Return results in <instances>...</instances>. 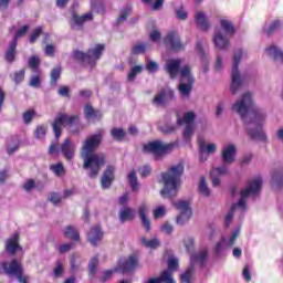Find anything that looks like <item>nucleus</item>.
<instances>
[{
  "label": "nucleus",
  "instance_id": "4468645a",
  "mask_svg": "<svg viewBox=\"0 0 283 283\" xmlns=\"http://www.w3.org/2000/svg\"><path fill=\"white\" fill-rule=\"evenodd\" d=\"M60 153L67 163L74 160V156H76V144L72 139L66 138L60 146Z\"/></svg>",
  "mask_w": 283,
  "mask_h": 283
},
{
  "label": "nucleus",
  "instance_id": "e433bc0d",
  "mask_svg": "<svg viewBox=\"0 0 283 283\" xmlns=\"http://www.w3.org/2000/svg\"><path fill=\"white\" fill-rule=\"evenodd\" d=\"M216 149H218V146L216 144H199V151H205L208 156H211V154H216Z\"/></svg>",
  "mask_w": 283,
  "mask_h": 283
},
{
  "label": "nucleus",
  "instance_id": "20e7f679",
  "mask_svg": "<svg viewBox=\"0 0 283 283\" xmlns=\"http://www.w3.org/2000/svg\"><path fill=\"white\" fill-rule=\"evenodd\" d=\"M185 174V165L182 163L177 164L168 169V171L161 174V180L164 189L160 191L163 198H176L178 196V189H180L181 178Z\"/></svg>",
  "mask_w": 283,
  "mask_h": 283
},
{
  "label": "nucleus",
  "instance_id": "423d86ee",
  "mask_svg": "<svg viewBox=\"0 0 283 283\" xmlns=\"http://www.w3.org/2000/svg\"><path fill=\"white\" fill-rule=\"evenodd\" d=\"M242 56H244V52L242 49H238L234 52L233 55V64H232V74H231V85H230V92L235 96L240 90H242L244 83H247V80L240 75V71L238 70V66L240 65V61H242Z\"/></svg>",
  "mask_w": 283,
  "mask_h": 283
},
{
  "label": "nucleus",
  "instance_id": "49530a36",
  "mask_svg": "<svg viewBox=\"0 0 283 283\" xmlns=\"http://www.w3.org/2000/svg\"><path fill=\"white\" fill-rule=\"evenodd\" d=\"M127 180L133 189V191H136L138 189V177L136 176V171H130L127 176Z\"/></svg>",
  "mask_w": 283,
  "mask_h": 283
},
{
  "label": "nucleus",
  "instance_id": "2eb2a0df",
  "mask_svg": "<svg viewBox=\"0 0 283 283\" xmlns=\"http://www.w3.org/2000/svg\"><path fill=\"white\" fill-rule=\"evenodd\" d=\"M209 258V251L207 249H201L198 252L190 254V264L192 269H196V264L199 266H207V260Z\"/></svg>",
  "mask_w": 283,
  "mask_h": 283
},
{
  "label": "nucleus",
  "instance_id": "6e6552de",
  "mask_svg": "<svg viewBox=\"0 0 283 283\" xmlns=\"http://www.w3.org/2000/svg\"><path fill=\"white\" fill-rule=\"evenodd\" d=\"M176 143L165 144L161 140L150 142L144 146V151H148L149 154H154L156 160L160 158V156H165L167 154H171L176 147Z\"/></svg>",
  "mask_w": 283,
  "mask_h": 283
},
{
  "label": "nucleus",
  "instance_id": "2f4dec72",
  "mask_svg": "<svg viewBox=\"0 0 283 283\" xmlns=\"http://www.w3.org/2000/svg\"><path fill=\"white\" fill-rule=\"evenodd\" d=\"M10 78L15 85H21V82L25 81V69L13 72L12 74H10Z\"/></svg>",
  "mask_w": 283,
  "mask_h": 283
},
{
  "label": "nucleus",
  "instance_id": "13d9d810",
  "mask_svg": "<svg viewBox=\"0 0 283 283\" xmlns=\"http://www.w3.org/2000/svg\"><path fill=\"white\" fill-rule=\"evenodd\" d=\"M49 200L52 202V205H61L63 196H61L59 192H51L49 195Z\"/></svg>",
  "mask_w": 283,
  "mask_h": 283
},
{
  "label": "nucleus",
  "instance_id": "6e6d98bb",
  "mask_svg": "<svg viewBox=\"0 0 283 283\" xmlns=\"http://www.w3.org/2000/svg\"><path fill=\"white\" fill-rule=\"evenodd\" d=\"M63 273H65V268L61 261H57L53 270V275L54 277H62Z\"/></svg>",
  "mask_w": 283,
  "mask_h": 283
},
{
  "label": "nucleus",
  "instance_id": "393cba45",
  "mask_svg": "<svg viewBox=\"0 0 283 283\" xmlns=\"http://www.w3.org/2000/svg\"><path fill=\"white\" fill-rule=\"evenodd\" d=\"M266 52L269 54V56H271L273 59V61H275V63H283V51L282 49L272 45L270 48L266 49Z\"/></svg>",
  "mask_w": 283,
  "mask_h": 283
},
{
  "label": "nucleus",
  "instance_id": "338daca9",
  "mask_svg": "<svg viewBox=\"0 0 283 283\" xmlns=\"http://www.w3.org/2000/svg\"><path fill=\"white\" fill-rule=\"evenodd\" d=\"M176 18L179 19V21H187V11L182 8H178L175 10Z\"/></svg>",
  "mask_w": 283,
  "mask_h": 283
},
{
  "label": "nucleus",
  "instance_id": "5701e85b",
  "mask_svg": "<svg viewBox=\"0 0 283 283\" xmlns=\"http://www.w3.org/2000/svg\"><path fill=\"white\" fill-rule=\"evenodd\" d=\"M119 221L122 224L124 222H132V220H135L136 218V211L129 207H124L119 210Z\"/></svg>",
  "mask_w": 283,
  "mask_h": 283
},
{
  "label": "nucleus",
  "instance_id": "c756f323",
  "mask_svg": "<svg viewBox=\"0 0 283 283\" xmlns=\"http://www.w3.org/2000/svg\"><path fill=\"white\" fill-rule=\"evenodd\" d=\"M198 191L203 198H209L211 196V189L207 186V179L205 177L200 178Z\"/></svg>",
  "mask_w": 283,
  "mask_h": 283
},
{
  "label": "nucleus",
  "instance_id": "0eeeda50",
  "mask_svg": "<svg viewBox=\"0 0 283 283\" xmlns=\"http://www.w3.org/2000/svg\"><path fill=\"white\" fill-rule=\"evenodd\" d=\"M0 273H4L9 277H17L20 283H28V279L23 275V265L15 259L1 263Z\"/></svg>",
  "mask_w": 283,
  "mask_h": 283
},
{
  "label": "nucleus",
  "instance_id": "c9c22d12",
  "mask_svg": "<svg viewBox=\"0 0 283 283\" xmlns=\"http://www.w3.org/2000/svg\"><path fill=\"white\" fill-rule=\"evenodd\" d=\"M111 136L113 140H117V143H123V140H125V130L123 128H113L111 129Z\"/></svg>",
  "mask_w": 283,
  "mask_h": 283
},
{
  "label": "nucleus",
  "instance_id": "ddd939ff",
  "mask_svg": "<svg viewBox=\"0 0 283 283\" xmlns=\"http://www.w3.org/2000/svg\"><path fill=\"white\" fill-rule=\"evenodd\" d=\"M164 43L166 48L169 50H174V52H180L181 50H185V45L180 41V35L176 31H170L166 35Z\"/></svg>",
  "mask_w": 283,
  "mask_h": 283
},
{
  "label": "nucleus",
  "instance_id": "4be33fe9",
  "mask_svg": "<svg viewBox=\"0 0 283 283\" xmlns=\"http://www.w3.org/2000/svg\"><path fill=\"white\" fill-rule=\"evenodd\" d=\"M148 209L149 208L145 203H142L138 209L142 224H143L145 231H147V232L151 231V221H149V218H147Z\"/></svg>",
  "mask_w": 283,
  "mask_h": 283
},
{
  "label": "nucleus",
  "instance_id": "a19ab883",
  "mask_svg": "<svg viewBox=\"0 0 283 283\" xmlns=\"http://www.w3.org/2000/svg\"><path fill=\"white\" fill-rule=\"evenodd\" d=\"M61 72H63V69L61 67V65L52 69L51 75H50L51 76V85H56V83L59 82V78H61Z\"/></svg>",
  "mask_w": 283,
  "mask_h": 283
},
{
  "label": "nucleus",
  "instance_id": "a18cd8bd",
  "mask_svg": "<svg viewBox=\"0 0 283 283\" xmlns=\"http://www.w3.org/2000/svg\"><path fill=\"white\" fill-rule=\"evenodd\" d=\"M28 65L33 72H39V65H41V60L39 59V56L33 55L29 59Z\"/></svg>",
  "mask_w": 283,
  "mask_h": 283
},
{
  "label": "nucleus",
  "instance_id": "6ab92c4d",
  "mask_svg": "<svg viewBox=\"0 0 283 283\" xmlns=\"http://www.w3.org/2000/svg\"><path fill=\"white\" fill-rule=\"evenodd\" d=\"M213 43L218 50H227L229 48V35L222 30H217L213 35Z\"/></svg>",
  "mask_w": 283,
  "mask_h": 283
},
{
  "label": "nucleus",
  "instance_id": "72a5a7b5",
  "mask_svg": "<svg viewBox=\"0 0 283 283\" xmlns=\"http://www.w3.org/2000/svg\"><path fill=\"white\" fill-rule=\"evenodd\" d=\"M64 235H65V238L75 240V242H77V240H81V237L78 235V231L76 230V228H74L72 226H67L65 228Z\"/></svg>",
  "mask_w": 283,
  "mask_h": 283
},
{
  "label": "nucleus",
  "instance_id": "412c9836",
  "mask_svg": "<svg viewBox=\"0 0 283 283\" xmlns=\"http://www.w3.org/2000/svg\"><path fill=\"white\" fill-rule=\"evenodd\" d=\"M7 253L10 255H14L18 251H21V245H19V233H14L10 239L6 242Z\"/></svg>",
  "mask_w": 283,
  "mask_h": 283
},
{
  "label": "nucleus",
  "instance_id": "9d476101",
  "mask_svg": "<svg viewBox=\"0 0 283 283\" xmlns=\"http://www.w3.org/2000/svg\"><path fill=\"white\" fill-rule=\"evenodd\" d=\"M76 123H78L77 115L69 116L67 114H60L52 123V129L55 135V138H61L63 125H76Z\"/></svg>",
  "mask_w": 283,
  "mask_h": 283
},
{
  "label": "nucleus",
  "instance_id": "de8ad7c7",
  "mask_svg": "<svg viewBox=\"0 0 283 283\" xmlns=\"http://www.w3.org/2000/svg\"><path fill=\"white\" fill-rule=\"evenodd\" d=\"M280 30V21L275 20L272 22L269 27L263 28V32L270 36V34H273V32H277Z\"/></svg>",
  "mask_w": 283,
  "mask_h": 283
},
{
  "label": "nucleus",
  "instance_id": "473e14b6",
  "mask_svg": "<svg viewBox=\"0 0 283 283\" xmlns=\"http://www.w3.org/2000/svg\"><path fill=\"white\" fill-rule=\"evenodd\" d=\"M140 244L143 247H146L147 249H158V247H160V240L158 239L148 240L147 238L142 237Z\"/></svg>",
  "mask_w": 283,
  "mask_h": 283
},
{
  "label": "nucleus",
  "instance_id": "bf43d9fd",
  "mask_svg": "<svg viewBox=\"0 0 283 283\" xmlns=\"http://www.w3.org/2000/svg\"><path fill=\"white\" fill-rule=\"evenodd\" d=\"M224 243H226V240H224V237H222L221 240L214 247L216 255H220V253L227 250V247L224 245Z\"/></svg>",
  "mask_w": 283,
  "mask_h": 283
},
{
  "label": "nucleus",
  "instance_id": "e2e57ef3",
  "mask_svg": "<svg viewBox=\"0 0 283 283\" xmlns=\"http://www.w3.org/2000/svg\"><path fill=\"white\" fill-rule=\"evenodd\" d=\"M30 87L39 88L41 87V77L39 75H32L29 81Z\"/></svg>",
  "mask_w": 283,
  "mask_h": 283
},
{
  "label": "nucleus",
  "instance_id": "c85d7f7f",
  "mask_svg": "<svg viewBox=\"0 0 283 283\" xmlns=\"http://www.w3.org/2000/svg\"><path fill=\"white\" fill-rule=\"evenodd\" d=\"M193 120H196V113L193 112H188L184 114L182 118L177 119V125H193Z\"/></svg>",
  "mask_w": 283,
  "mask_h": 283
},
{
  "label": "nucleus",
  "instance_id": "a878e982",
  "mask_svg": "<svg viewBox=\"0 0 283 283\" xmlns=\"http://www.w3.org/2000/svg\"><path fill=\"white\" fill-rule=\"evenodd\" d=\"M138 266V258L136 255H130L123 264V273H129L130 271H134Z\"/></svg>",
  "mask_w": 283,
  "mask_h": 283
},
{
  "label": "nucleus",
  "instance_id": "f8f14e48",
  "mask_svg": "<svg viewBox=\"0 0 283 283\" xmlns=\"http://www.w3.org/2000/svg\"><path fill=\"white\" fill-rule=\"evenodd\" d=\"M174 98H176V96L171 88H161L153 98V105H155V107H165V105H167L169 101H174Z\"/></svg>",
  "mask_w": 283,
  "mask_h": 283
},
{
  "label": "nucleus",
  "instance_id": "4c0bfd02",
  "mask_svg": "<svg viewBox=\"0 0 283 283\" xmlns=\"http://www.w3.org/2000/svg\"><path fill=\"white\" fill-rule=\"evenodd\" d=\"M132 14V7L127 6L120 10V14L116 20V25H120L124 21H127V18Z\"/></svg>",
  "mask_w": 283,
  "mask_h": 283
},
{
  "label": "nucleus",
  "instance_id": "58836bf2",
  "mask_svg": "<svg viewBox=\"0 0 283 283\" xmlns=\"http://www.w3.org/2000/svg\"><path fill=\"white\" fill-rule=\"evenodd\" d=\"M48 134V126L41 124L38 125L35 130H34V138H36L38 140H43V138H45Z\"/></svg>",
  "mask_w": 283,
  "mask_h": 283
},
{
  "label": "nucleus",
  "instance_id": "864d4df0",
  "mask_svg": "<svg viewBox=\"0 0 283 283\" xmlns=\"http://www.w3.org/2000/svg\"><path fill=\"white\" fill-rule=\"evenodd\" d=\"M143 72V65H136L134 66L130 72L128 73V81H136V75L140 74Z\"/></svg>",
  "mask_w": 283,
  "mask_h": 283
},
{
  "label": "nucleus",
  "instance_id": "3c124183",
  "mask_svg": "<svg viewBox=\"0 0 283 283\" xmlns=\"http://www.w3.org/2000/svg\"><path fill=\"white\" fill-rule=\"evenodd\" d=\"M212 176H227L229 174V168L227 166H221L217 168H212L211 170Z\"/></svg>",
  "mask_w": 283,
  "mask_h": 283
},
{
  "label": "nucleus",
  "instance_id": "a211bd4d",
  "mask_svg": "<svg viewBox=\"0 0 283 283\" xmlns=\"http://www.w3.org/2000/svg\"><path fill=\"white\" fill-rule=\"evenodd\" d=\"M92 19H94L92 12H88L81 17L74 13L70 22L71 28L72 30H83V23H85V21H92Z\"/></svg>",
  "mask_w": 283,
  "mask_h": 283
},
{
  "label": "nucleus",
  "instance_id": "ea45409f",
  "mask_svg": "<svg viewBox=\"0 0 283 283\" xmlns=\"http://www.w3.org/2000/svg\"><path fill=\"white\" fill-rule=\"evenodd\" d=\"M195 132H196V125H193V124L186 125L185 129H184V140H186V143H189V140H191Z\"/></svg>",
  "mask_w": 283,
  "mask_h": 283
},
{
  "label": "nucleus",
  "instance_id": "603ef678",
  "mask_svg": "<svg viewBox=\"0 0 283 283\" xmlns=\"http://www.w3.org/2000/svg\"><path fill=\"white\" fill-rule=\"evenodd\" d=\"M28 30H30V25H28V24L20 28L15 32L12 41H15V43L18 44L19 39L23 38L24 34H28Z\"/></svg>",
  "mask_w": 283,
  "mask_h": 283
},
{
  "label": "nucleus",
  "instance_id": "052dcab7",
  "mask_svg": "<svg viewBox=\"0 0 283 283\" xmlns=\"http://www.w3.org/2000/svg\"><path fill=\"white\" fill-rule=\"evenodd\" d=\"M159 129L163 134H167V135L174 134V132H176V125L165 124L164 126H160Z\"/></svg>",
  "mask_w": 283,
  "mask_h": 283
},
{
  "label": "nucleus",
  "instance_id": "cd10ccee",
  "mask_svg": "<svg viewBox=\"0 0 283 283\" xmlns=\"http://www.w3.org/2000/svg\"><path fill=\"white\" fill-rule=\"evenodd\" d=\"M17 56V41H11V43L9 44V48L7 50L6 53V61H8V63H14V59Z\"/></svg>",
  "mask_w": 283,
  "mask_h": 283
},
{
  "label": "nucleus",
  "instance_id": "79ce46f5",
  "mask_svg": "<svg viewBox=\"0 0 283 283\" xmlns=\"http://www.w3.org/2000/svg\"><path fill=\"white\" fill-rule=\"evenodd\" d=\"M271 184L274 187H282V185H283V170L275 171L272 175Z\"/></svg>",
  "mask_w": 283,
  "mask_h": 283
},
{
  "label": "nucleus",
  "instance_id": "b1692460",
  "mask_svg": "<svg viewBox=\"0 0 283 283\" xmlns=\"http://www.w3.org/2000/svg\"><path fill=\"white\" fill-rule=\"evenodd\" d=\"M195 21L200 30L207 31V29L211 27L209 23V18H207V14H205L202 11L196 12Z\"/></svg>",
  "mask_w": 283,
  "mask_h": 283
},
{
  "label": "nucleus",
  "instance_id": "37998d69",
  "mask_svg": "<svg viewBox=\"0 0 283 283\" xmlns=\"http://www.w3.org/2000/svg\"><path fill=\"white\" fill-rule=\"evenodd\" d=\"M196 268L189 265L188 269L186 270V272H184L180 275V280L182 283H191V275H193V271Z\"/></svg>",
  "mask_w": 283,
  "mask_h": 283
},
{
  "label": "nucleus",
  "instance_id": "8fccbe9b",
  "mask_svg": "<svg viewBox=\"0 0 283 283\" xmlns=\"http://www.w3.org/2000/svg\"><path fill=\"white\" fill-rule=\"evenodd\" d=\"M34 116H36V112H34V109H29L23 113L22 119L25 123V125H30V123H32Z\"/></svg>",
  "mask_w": 283,
  "mask_h": 283
},
{
  "label": "nucleus",
  "instance_id": "f03ea898",
  "mask_svg": "<svg viewBox=\"0 0 283 283\" xmlns=\"http://www.w3.org/2000/svg\"><path fill=\"white\" fill-rule=\"evenodd\" d=\"M103 142V132L88 136L82 146V158L84 160L83 169H88V177L96 178L101 171V167L105 165V154L94 153L98 149Z\"/></svg>",
  "mask_w": 283,
  "mask_h": 283
},
{
  "label": "nucleus",
  "instance_id": "c03bdc74",
  "mask_svg": "<svg viewBox=\"0 0 283 283\" xmlns=\"http://www.w3.org/2000/svg\"><path fill=\"white\" fill-rule=\"evenodd\" d=\"M50 170L57 177L65 176V167L61 163L51 165Z\"/></svg>",
  "mask_w": 283,
  "mask_h": 283
},
{
  "label": "nucleus",
  "instance_id": "1a4fd4ad",
  "mask_svg": "<svg viewBox=\"0 0 283 283\" xmlns=\"http://www.w3.org/2000/svg\"><path fill=\"white\" fill-rule=\"evenodd\" d=\"M104 51L105 44H97L94 49L88 50L87 53L74 51L73 56L76 61H81L82 63H96V61L103 56Z\"/></svg>",
  "mask_w": 283,
  "mask_h": 283
},
{
  "label": "nucleus",
  "instance_id": "f704fd0d",
  "mask_svg": "<svg viewBox=\"0 0 283 283\" xmlns=\"http://www.w3.org/2000/svg\"><path fill=\"white\" fill-rule=\"evenodd\" d=\"M159 281L161 283H176V280H174V272L164 270L159 275Z\"/></svg>",
  "mask_w": 283,
  "mask_h": 283
},
{
  "label": "nucleus",
  "instance_id": "7ed1b4c3",
  "mask_svg": "<svg viewBox=\"0 0 283 283\" xmlns=\"http://www.w3.org/2000/svg\"><path fill=\"white\" fill-rule=\"evenodd\" d=\"M180 65H182V60L172 59L166 63L165 70L172 81L178 76V74H180V83L178 86L179 93L184 98H189L196 80L193 78L191 66L189 64L182 66L181 70Z\"/></svg>",
  "mask_w": 283,
  "mask_h": 283
},
{
  "label": "nucleus",
  "instance_id": "0e129e2a",
  "mask_svg": "<svg viewBox=\"0 0 283 283\" xmlns=\"http://www.w3.org/2000/svg\"><path fill=\"white\" fill-rule=\"evenodd\" d=\"M240 237V228H237L235 231L232 232V235L230 237L229 241H228V247L231 249V247H233V244H235V241L238 240V238Z\"/></svg>",
  "mask_w": 283,
  "mask_h": 283
},
{
  "label": "nucleus",
  "instance_id": "dca6fc26",
  "mask_svg": "<svg viewBox=\"0 0 283 283\" xmlns=\"http://www.w3.org/2000/svg\"><path fill=\"white\" fill-rule=\"evenodd\" d=\"M238 154V148L233 144H229L221 150V160L223 165H233L235 156Z\"/></svg>",
  "mask_w": 283,
  "mask_h": 283
},
{
  "label": "nucleus",
  "instance_id": "4d7b16f0",
  "mask_svg": "<svg viewBox=\"0 0 283 283\" xmlns=\"http://www.w3.org/2000/svg\"><path fill=\"white\" fill-rule=\"evenodd\" d=\"M178 259L170 258L168 259V269L166 271H170V273H176L178 271Z\"/></svg>",
  "mask_w": 283,
  "mask_h": 283
},
{
  "label": "nucleus",
  "instance_id": "680f3d73",
  "mask_svg": "<svg viewBox=\"0 0 283 283\" xmlns=\"http://www.w3.org/2000/svg\"><path fill=\"white\" fill-rule=\"evenodd\" d=\"M154 218L155 220H158L159 218H164L165 213H167V210L165 209V206H159L154 210Z\"/></svg>",
  "mask_w": 283,
  "mask_h": 283
},
{
  "label": "nucleus",
  "instance_id": "7c9ffc66",
  "mask_svg": "<svg viewBox=\"0 0 283 283\" xmlns=\"http://www.w3.org/2000/svg\"><path fill=\"white\" fill-rule=\"evenodd\" d=\"M71 273H78V271H81V256H78V254H72L71 255Z\"/></svg>",
  "mask_w": 283,
  "mask_h": 283
},
{
  "label": "nucleus",
  "instance_id": "5fc2aeb1",
  "mask_svg": "<svg viewBox=\"0 0 283 283\" xmlns=\"http://www.w3.org/2000/svg\"><path fill=\"white\" fill-rule=\"evenodd\" d=\"M147 50V45L143 42H137L133 49L132 52L133 54H145V51Z\"/></svg>",
  "mask_w": 283,
  "mask_h": 283
},
{
  "label": "nucleus",
  "instance_id": "9b49d317",
  "mask_svg": "<svg viewBox=\"0 0 283 283\" xmlns=\"http://www.w3.org/2000/svg\"><path fill=\"white\" fill-rule=\"evenodd\" d=\"M175 208L178 209L180 216L177 217V224H185L188 220H191L192 211L189 207V201H178L172 203Z\"/></svg>",
  "mask_w": 283,
  "mask_h": 283
},
{
  "label": "nucleus",
  "instance_id": "aec40b11",
  "mask_svg": "<svg viewBox=\"0 0 283 283\" xmlns=\"http://www.w3.org/2000/svg\"><path fill=\"white\" fill-rule=\"evenodd\" d=\"M87 240L92 247H97L98 242L103 240V230H101V227L95 226L91 228L90 232L87 233Z\"/></svg>",
  "mask_w": 283,
  "mask_h": 283
},
{
  "label": "nucleus",
  "instance_id": "69168bd1",
  "mask_svg": "<svg viewBox=\"0 0 283 283\" xmlns=\"http://www.w3.org/2000/svg\"><path fill=\"white\" fill-rule=\"evenodd\" d=\"M160 231L163 233H166V235H171V233H174V226H171V223L169 222H165L164 224H161Z\"/></svg>",
  "mask_w": 283,
  "mask_h": 283
},
{
  "label": "nucleus",
  "instance_id": "774afa93",
  "mask_svg": "<svg viewBox=\"0 0 283 283\" xmlns=\"http://www.w3.org/2000/svg\"><path fill=\"white\" fill-rule=\"evenodd\" d=\"M139 174L142 178H147V176L151 174V166L144 165L143 167L139 168Z\"/></svg>",
  "mask_w": 283,
  "mask_h": 283
},
{
  "label": "nucleus",
  "instance_id": "bb28decb",
  "mask_svg": "<svg viewBox=\"0 0 283 283\" xmlns=\"http://www.w3.org/2000/svg\"><path fill=\"white\" fill-rule=\"evenodd\" d=\"M220 25L226 35L233 36V34H235V28L233 27V23H231V21L222 19L220 21Z\"/></svg>",
  "mask_w": 283,
  "mask_h": 283
},
{
  "label": "nucleus",
  "instance_id": "f3484780",
  "mask_svg": "<svg viewBox=\"0 0 283 283\" xmlns=\"http://www.w3.org/2000/svg\"><path fill=\"white\" fill-rule=\"evenodd\" d=\"M116 167L107 166L101 178L102 189H109L114 182Z\"/></svg>",
  "mask_w": 283,
  "mask_h": 283
},
{
  "label": "nucleus",
  "instance_id": "f257e3e1",
  "mask_svg": "<svg viewBox=\"0 0 283 283\" xmlns=\"http://www.w3.org/2000/svg\"><path fill=\"white\" fill-rule=\"evenodd\" d=\"M253 105V94L247 92L231 105V109L235 114H239L241 120L244 123L247 134L252 140H266V133H264L262 128L266 119V113L260 107H254L252 116H249V112L252 109Z\"/></svg>",
  "mask_w": 283,
  "mask_h": 283
},
{
  "label": "nucleus",
  "instance_id": "39448f33",
  "mask_svg": "<svg viewBox=\"0 0 283 283\" xmlns=\"http://www.w3.org/2000/svg\"><path fill=\"white\" fill-rule=\"evenodd\" d=\"M260 191H262V177H255L253 179H250L247 184V187L241 191V198L239 202L233 203L226 216L224 226L227 228L230 227L233 220V213H235V209H238V207H241L243 211H247V199L249 198V196H260Z\"/></svg>",
  "mask_w": 283,
  "mask_h": 283
},
{
  "label": "nucleus",
  "instance_id": "09e8293b",
  "mask_svg": "<svg viewBox=\"0 0 283 283\" xmlns=\"http://www.w3.org/2000/svg\"><path fill=\"white\" fill-rule=\"evenodd\" d=\"M98 264V256H93L88 263V275L94 277L96 274V266Z\"/></svg>",
  "mask_w": 283,
  "mask_h": 283
}]
</instances>
